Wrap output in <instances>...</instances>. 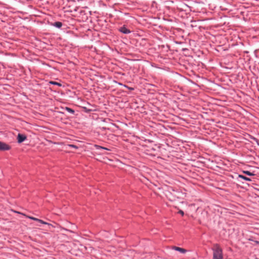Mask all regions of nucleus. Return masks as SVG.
Segmentation results:
<instances>
[{
  "instance_id": "1",
  "label": "nucleus",
  "mask_w": 259,
  "mask_h": 259,
  "mask_svg": "<svg viewBox=\"0 0 259 259\" xmlns=\"http://www.w3.org/2000/svg\"><path fill=\"white\" fill-rule=\"evenodd\" d=\"M212 249L213 250V259H223L222 249L218 244L213 245Z\"/></svg>"
},
{
  "instance_id": "2",
  "label": "nucleus",
  "mask_w": 259,
  "mask_h": 259,
  "mask_svg": "<svg viewBox=\"0 0 259 259\" xmlns=\"http://www.w3.org/2000/svg\"><path fill=\"white\" fill-rule=\"evenodd\" d=\"M10 149V146L6 144L5 143L2 142L0 141V150L4 151V150H8Z\"/></svg>"
},
{
  "instance_id": "3",
  "label": "nucleus",
  "mask_w": 259,
  "mask_h": 259,
  "mask_svg": "<svg viewBox=\"0 0 259 259\" xmlns=\"http://www.w3.org/2000/svg\"><path fill=\"white\" fill-rule=\"evenodd\" d=\"M26 139V137L22 134H19L17 137L18 142L21 143Z\"/></svg>"
},
{
  "instance_id": "4",
  "label": "nucleus",
  "mask_w": 259,
  "mask_h": 259,
  "mask_svg": "<svg viewBox=\"0 0 259 259\" xmlns=\"http://www.w3.org/2000/svg\"><path fill=\"white\" fill-rule=\"evenodd\" d=\"M173 248L175 250L178 251L182 253H185L187 252V250L185 249H184L183 248H181L179 247L174 246V247H173Z\"/></svg>"
},
{
  "instance_id": "5",
  "label": "nucleus",
  "mask_w": 259,
  "mask_h": 259,
  "mask_svg": "<svg viewBox=\"0 0 259 259\" xmlns=\"http://www.w3.org/2000/svg\"><path fill=\"white\" fill-rule=\"evenodd\" d=\"M120 31L124 34H127L131 32L130 30L127 29L124 27H122L120 28Z\"/></svg>"
},
{
  "instance_id": "6",
  "label": "nucleus",
  "mask_w": 259,
  "mask_h": 259,
  "mask_svg": "<svg viewBox=\"0 0 259 259\" xmlns=\"http://www.w3.org/2000/svg\"><path fill=\"white\" fill-rule=\"evenodd\" d=\"M52 25L59 28L62 26V23L61 22H56L54 23H52Z\"/></svg>"
},
{
  "instance_id": "7",
  "label": "nucleus",
  "mask_w": 259,
  "mask_h": 259,
  "mask_svg": "<svg viewBox=\"0 0 259 259\" xmlns=\"http://www.w3.org/2000/svg\"><path fill=\"white\" fill-rule=\"evenodd\" d=\"M239 177H240V178H241V179H243V180H244L245 181H251V180L249 178H248L247 177H245L244 176H242V175H239Z\"/></svg>"
},
{
  "instance_id": "8",
  "label": "nucleus",
  "mask_w": 259,
  "mask_h": 259,
  "mask_svg": "<svg viewBox=\"0 0 259 259\" xmlns=\"http://www.w3.org/2000/svg\"><path fill=\"white\" fill-rule=\"evenodd\" d=\"M243 172L248 176H254V174L249 171H244Z\"/></svg>"
},
{
  "instance_id": "9",
  "label": "nucleus",
  "mask_w": 259,
  "mask_h": 259,
  "mask_svg": "<svg viewBox=\"0 0 259 259\" xmlns=\"http://www.w3.org/2000/svg\"><path fill=\"white\" fill-rule=\"evenodd\" d=\"M50 83L53 84H56V85H58L59 86H61V84L60 83L57 82H55V81H50Z\"/></svg>"
},
{
  "instance_id": "10",
  "label": "nucleus",
  "mask_w": 259,
  "mask_h": 259,
  "mask_svg": "<svg viewBox=\"0 0 259 259\" xmlns=\"http://www.w3.org/2000/svg\"><path fill=\"white\" fill-rule=\"evenodd\" d=\"M38 222H39V223H41V224H47V225H49V226L50 225L49 224H48V223H46V222H44V221H42V220H39V221H38Z\"/></svg>"
},
{
  "instance_id": "11",
  "label": "nucleus",
  "mask_w": 259,
  "mask_h": 259,
  "mask_svg": "<svg viewBox=\"0 0 259 259\" xmlns=\"http://www.w3.org/2000/svg\"><path fill=\"white\" fill-rule=\"evenodd\" d=\"M28 218L32 220H34V221H39V219H37V218H34V217H28Z\"/></svg>"
},
{
  "instance_id": "12",
  "label": "nucleus",
  "mask_w": 259,
  "mask_h": 259,
  "mask_svg": "<svg viewBox=\"0 0 259 259\" xmlns=\"http://www.w3.org/2000/svg\"><path fill=\"white\" fill-rule=\"evenodd\" d=\"M68 146L70 147H73L75 149L78 148V147L76 145H72V144H69V145H68Z\"/></svg>"
},
{
  "instance_id": "13",
  "label": "nucleus",
  "mask_w": 259,
  "mask_h": 259,
  "mask_svg": "<svg viewBox=\"0 0 259 259\" xmlns=\"http://www.w3.org/2000/svg\"><path fill=\"white\" fill-rule=\"evenodd\" d=\"M66 109L67 110V111H68L70 113H74V110L69 108H66Z\"/></svg>"
},
{
  "instance_id": "14",
  "label": "nucleus",
  "mask_w": 259,
  "mask_h": 259,
  "mask_svg": "<svg viewBox=\"0 0 259 259\" xmlns=\"http://www.w3.org/2000/svg\"><path fill=\"white\" fill-rule=\"evenodd\" d=\"M179 213L180 214H181V215H184V213L183 211H182V210H179Z\"/></svg>"
},
{
  "instance_id": "15",
  "label": "nucleus",
  "mask_w": 259,
  "mask_h": 259,
  "mask_svg": "<svg viewBox=\"0 0 259 259\" xmlns=\"http://www.w3.org/2000/svg\"><path fill=\"white\" fill-rule=\"evenodd\" d=\"M254 242L256 243V244H259V241H255Z\"/></svg>"
},
{
  "instance_id": "16",
  "label": "nucleus",
  "mask_w": 259,
  "mask_h": 259,
  "mask_svg": "<svg viewBox=\"0 0 259 259\" xmlns=\"http://www.w3.org/2000/svg\"><path fill=\"white\" fill-rule=\"evenodd\" d=\"M100 148H101V149H106V150H107V148H104V147H100Z\"/></svg>"
},
{
  "instance_id": "17",
  "label": "nucleus",
  "mask_w": 259,
  "mask_h": 259,
  "mask_svg": "<svg viewBox=\"0 0 259 259\" xmlns=\"http://www.w3.org/2000/svg\"><path fill=\"white\" fill-rule=\"evenodd\" d=\"M30 16H35V17H36V16H37V15H33V16L30 15Z\"/></svg>"
},
{
  "instance_id": "18",
  "label": "nucleus",
  "mask_w": 259,
  "mask_h": 259,
  "mask_svg": "<svg viewBox=\"0 0 259 259\" xmlns=\"http://www.w3.org/2000/svg\"><path fill=\"white\" fill-rule=\"evenodd\" d=\"M258 145H259V144H258Z\"/></svg>"
}]
</instances>
